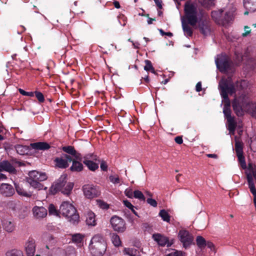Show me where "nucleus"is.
Here are the masks:
<instances>
[{"instance_id":"17","label":"nucleus","mask_w":256,"mask_h":256,"mask_svg":"<svg viewBox=\"0 0 256 256\" xmlns=\"http://www.w3.org/2000/svg\"><path fill=\"white\" fill-rule=\"evenodd\" d=\"M36 244L35 240L29 238L24 245V249L27 256H34L36 252Z\"/></svg>"},{"instance_id":"36","label":"nucleus","mask_w":256,"mask_h":256,"mask_svg":"<svg viewBox=\"0 0 256 256\" xmlns=\"http://www.w3.org/2000/svg\"><path fill=\"white\" fill-rule=\"evenodd\" d=\"M235 150L236 154L243 153V146L242 142H240L236 136H235Z\"/></svg>"},{"instance_id":"48","label":"nucleus","mask_w":256,"mask_h":256,"mask_svg":"<svg viewBox=\"0 0 256 256\" xmlns=\"http://www.w3.org/2000/svg\"><path fill=\"white\" fill-rule=\"evenodd\" d=\"M66 256V254L64 250L61 248H58L56 250L54 256Z\"/></svg>"},{"instance_id":"46","label":"nucleus","mask_w":256,"mask_h":256,"mask_svg":"<svg viewBox=\"0 0 256 256\" xmlns=\"http://www.w3.org/2000/svg\"><path fill=\"white\" fill-rule=\"evenodd\" d=\"M18 92H20V94H22L23 96H28L30 97H32L34 96V92H26L22 88H20L18 90Z\"/></svg>"},{"instance_id":"27","label":"nucleus","mask_w":256,"mask_h":256,"mask_svg":"<svg viewBox=\"0 0 256 256\" xmlns=\"http://www.w3.org/2000/svg\"><path fill=\"white\" fill-rule=\"evenodd\" d=\"M244 6L249 12L256 10V0L252 2L244 1Z\"/></svg>"},{"instance_id":"59","label":"nucleus","mask_w":256,"mask_h":256,"mask_svg":"<svg viewBox=\"0 0 256 256\" xmlns=\"http://www.w3.org/2000/svg\"><path fill=\"white\" fill-rule=\"evenodd\" d=\"M175 142L178 144H182L183 142V140L182 137L176 136L174 138Z\"/></svg>"},{"instance_id":"33","label":"nucleus","mask_w":256,"mask_h":256,"mask_svg":"<svg viewBox=\"0 0 256 256\" xmlns=\"http://www.w3.org/2000/svg\"><path fill=\"white\" fill-rule=\"evenodd\" d=\"M196 245L201 250L204 249L206 246V241L202 236H198L196 238Z\"/></svg>"},{"instance_id":"11","label":"nucleus","mask_w":256,"mask_h":256,"mask_svg":"<svg viewBox=\"0 0 256 256\" xmlns=\"http://www.w3.org/2000/svg\"><path fill=\"white\" fill-rule=\"evenodd\" d=\"M82 189L84 196L88 198L96 197L100 194L97 187L93 185L86 184L83 186Z\"/></svg>"},{"instance_id":"23","label":"nucleus","mask_w":256,"mask_h":256,"mask_svg":"<svg viewBox=\"0 0 256 256\" xmlns=\"http://www.w3.org/2000/svg\"><path fill=\"white\" fill-rule=\"evenodd\" d=\"M86 222L87 225L94 226L96 225V220L95 214L92 211H88L86 214Z\"/></svg>"},{"instance_id":"45","label":"nucleus","mask_w":256,"mask_h":256,"mask_svg":"<svg viewBox=\"0 0 256 256\" xmlns=\"http://www.w3.org/2000/svg\"><path fill=\"white\" fill-rule=\"evenodd\" d=\"M109 179L110 182L114 184H118L120 182L118 176H116L111 175L109 176Z\"/></svg>"},{"instance_id":"62","label":"nucleus","mask_w":256,"mask_h":256,"mask_svg":"<svg viewBox=\"0 0 256 256\" xmlns=\"http://www.w3.org/2000/svg\"><path fill=\"white\" fill-rule=\"evenodd\" d=\"M156 4L157 5V6L159 8H162V1L161 0H154Z\"/></svg>"},{"instance_id":"26","label":"nucleus","mask_w":256,"mask_h":256,"mask_svg":"<svg viewBox=\"0 0 256 256\" xmlns=\"http://www.w3.org/2000/svg\"><path fill=\"white\" fill-rule=\"evenodd\" d=\"M32 148L36 150H46L50 148L48 144L46 142H38L30 144Z\"/></svg>"},{"instance_id":"21","label":"nucleus","mask_w":256,"mask_h":256,"mask_svg":"<svg viewBox=\"0 0 256 256\" xmlns=\"http://www.w3.org/2000/svg\"><path fill=\"white\" fill-rule=\"evenodd\" d=\"M198 28L200 32L204 36H207L210 33V22L207 20L200 21Z\"/></svg>"},{"instance_id":"53","label":"nucleus","mask_w":256,"mask_h":256,"mask_svg":"<svg viewBox=\"0 0 256 256\" xmlns=\"http://www.w3.org/2000/svg\"><path fill=\"white\" fill-rule=\"evenodd\" d=\"M123 204L125 206L129 208L130 210L134 208V206L128 200H124Z\"/></svg>"},{"instance_id":"30","label":"nucleus","mask_w":256,"mask_h":256,"mask_svg":"<svg viewBox=\"0 0 256 256\" xmlns=\"http://www.w3.org/2000/svg\"><path fill=\"white\" fill-rule=\"evenodd\" d=\"M15 149L17 153L20 155L27 154L30 151L28 146L20 144L16 146Z\"/></svg>"},{"instance_id":"39","label":"nucleus","mask_w":256,"mask_h":256,"mask_svg":"<svg viewBox=\"0 0 256 256\" xmlns=\"http://www.w3.org/2000/svg\"><path fill=\"white\" fill-rule=\"evenodd\" d=\"M144 62L146 66L144 67V70L146 71H150L152 73L156 74V72L152 66L151 62L149 60H146Z\"/></svg>"},{"instance_id":"10","label":"nucleus","mask_w":256,"mask_h":256,"mask_svg":"<svg viewBox=\"0 0 256 256\" xmlns=\"http://www.w3.org/2000/svg\"><path fill=\"white\" fill-rule=\"evenodd\" d=\"M178 238L185 248L189 247L194 241V236L192 234L184 229L179 231Z\"/></svg>"},{"instance_id":"3","label":"nucleus","mask_w":256,"mask_h":256,"mask_svg":"<svg viewBox=\"0 0 256 256\" xmlns=\"http://www.w3.org/2000/svg\"><path fill=\"white\" fill-rule=\"evenodd\" d=\"M236 8L232 4L226 7L212 12V17L218 24L226 26L232 22L234 18Z\"/></svg>"},{"instance_id":"22","label":"nucleus","mask_w":256,"mask_h":256,"mask_svg":"<svg viewBox=\"0 0 256 256\" xmlns=\"http://www.w3.org/2000/svg\"><path fill=\"white\" fill-rule=\"evenodd\" d=\"M0 168L2 170H4L10 174H16V172L15 168L7 160H3L0 162Z\"/></svg>"},{"instance_id":"63","label":"nucleus","mask_w":256,"mask_h":256,"mask_svg":"<svg viewBox=\"0 0 256 256\" xmlns=\"http://www.w3.org/2000/svg\"><path fill=\"white\" fill-rule=\"evenodd\" d=\"M208 248H210V249H212V248L214 247L213 244L210 242H206V246Z\"/></svg>"},{"instance_id":"55","label":"nucleus","mask_w":256,"mask_h":256,"mask_svg":"<svg viewBox=\"0 0 256 256\" xmlns=\"http://www.w3.org/2000/svg\"><path fill=\"white\" fill-rule=\"evenodd\" d=\"M100 168L102 170L106 171L108 168L106 163L104 161L102 160L100 164Z\"/></svg>"},{"instance_id":"18","label":"nucleus","mask_w":256,"mask_h":256,"mask_svg":"<svg viewBox=\"0 0 256 256\" xmlns=\"http://www.w3.org/2000/svg\"><path fill=\"white\" fill-rule=\"evenodd\" d=\"M2 224L4 230L8 233H12L16 230V224L12 220L4 219L2 221Z\"/></svg>"},{"instance_id":"35","label":"nucleus","mask_w":256,"mask_h":256,"mask_svg":"<svg viewBox=\"0 0 256 256\" xmlns=\"http://www.w3.org/2000/svg\"><path fill=\"white\" fill-rule=\"evenodd\" d=\"M6 256H24L22 250L18 249H11L6 252Z\"/></svg>"},{"instance_id":"41","label":"nucleus","mask_w":256,"mask_h":256,"mask_svg":"<svg viewBox=\"0 0 256 256\" xmlns=\"http://www.w3.org/2000/svg\"><path fill=\"white\" fill-rule=\"evenodd\" d=\"M238 161L240 164L241 166L243 169H246V163L245 162V158L243 156V153L236 154Z\"/></svg>"},{"instance_id":"20","label":"nucleus","mask_w":256,"mask_h":256,"mask_svg":"<svg viewBox=\"0 0 256 256\" xmlns=\"http://www.w3.org/2000/svg\"><path fill=\"white\" fill-rule=\"evenodd\" d=\"M62 150L72 156L74 159L80 160L82 159L81 155L80 153L77 152L74 148L72 146H66L62 148Z\"/></svg>"},{"instance_id":"14","label":"nucleus","mask_w":256,"mask_h":256,"mask_svg":"<svg viewBox=\"0 0 256 256\" xmlns=\"http://www.w3.org/2000/svg\"><path fill=\"white\" fill-rule=\"evenodd\" d=\"M90 159L97 160L96 156H94L92 154H88L84 157L83 162L85 164L88 169L92 171H94L98 168V164H96Z\"/></svg>"},{"instance_id":"50","label":"nucleus","mask_w":256,"mask_h":256,"mask_svg":"<svg viewBox=\"0 0 256 256\" xmlns=\"http://www.w3.org/2000/svg\"><path fill=\"white\" fill-rule=\"evenodd\" d=\"M34 93L36 96L38 101L40 102H44V98L42 93L39 92H35Z\"/></svg>"},{"instance_id":"29","label":"nucleus","mask_w":256,"mask_h":256,"mask_svg":"<svg viewBox=\"0 0 256 256\" xmlns=\"http://www.w3.org/2000/svg\"><path fill=\"white\" fill-rule=\"evenodd\" d=\"M124 254L128 256H141L139 250L134 248H124L123 250Z\"/></svg>"},{"instance_id":"38","label":"nucleus","mask_w":256,"mask_h":256,"mask_svg":"<svg viewBox=\"0 0 256 256\" xmlns=\"http://www.w3.org/2000/svg\"><path fill=\"white\" fill-rule=\"evenodd\" d=\"M159 216L162 218L163 220L169 222L170 220V217L168 212L164 210H161L159 212Z\"/></svg>"},{"instance_id":"43","label":"nucleus","mask_w":256,"mask_h":256,"mask_svg":"<svg viewBox=\"0 0 256 256\" xmlns=\"http://www.w3.org/2000/svg\"><path fill=\"white\" fill-rule=\"evenodd\" d=\"M97 204L98 206L100 208L104 210H107L109 208V205L102 200H98Z\"/></svg>"},{"instance_id":"4","label":"nucleus","mask_w":256,"mask_h":256,"mask_svg":"<svg viewBox=\"0 0 256 256\" xmlns=\"http://www.w3.org/2000/svg\"><path fill=\"white\" fill-rule=\"evenodd\" d=\"M89 249L93 256H103L106 250V244L101 234H96L92 238Z\"/></svg>"},{"instance_id":"51","label":"nucleus","mask_w":256,"mask_h":256,"mask_svg":"<svg viewBox=\"0 0 256 256\" xmlns=\"http://www.w3.org/2000/svg\"><path fill=\"white\" fill-rule=\"evenodd\" d=\"M124 194L126 196L129 198H132L134 197V192L130 188H127L124 191Z\"/></svg>"},{"instance_id":"24","label":"nucleus","mask_w":256,"mask_h":256,"mask_svg":"<svg viewBox=\"0 0 256 256\" xmlns=\"http://www.w3.org/2000/svg\"><path fill=\"white\" fill-rule=\"evenodd\" d=\"M14 186L16 192L20 196L26 198H30L32 196V192L30 191L26 190L22 186L16 184H14Z\"/></svg>"},{"instance_id":"28","label":"nucleus","mask_w":256,"mask_h":256,"mask_svg":"<svg viewBox=\"0 0 256 256\" xmlns=\"http://www.w3.org/2000/svg\"><path fill=\"white\" fill-rule=\"evenodd\" d=\"M82 169L83 165L80 162L78 161L76 159L72 160V166L70 168L71 171L79 172L82 171Z\"/></svg>"},{"instance_id":"56","label":"nucleus","mask_w":256,"mask_h":256,"mask_svg":"<svg viewBox=\"0 0 256 256\" xmlns=\"http://www.w3.org/2000/svg\"><path fill=\"white\" fill-rule=\"evenodd\" d=\"M160 31V34H161L162 36H168L170 37H172V34L170 32H164L163 30H162V29H160L159 30Z\"/></svg>"},{"instance_id":"52","label":"nucleus","mask_w":256,"mask_h":256,"mask_svg":"<svg viewBox=\"0 0 256 256\" xmlns=\"http://www.w3.org/2000/svg\"><path fill=\"white\" fill-rule=\"evenodd\" d=\"M146 202L149 204L154 207H156L157 206V202L154 199L148 198L147 199Z\"/></svg>"},{"instance_id":"64","label":"nucleus","mask_w":256,"mask_h":256,"mask_svg":"<svg viewBox=\"0 0 256 256\" xmlns=\"http://www.w3.org/2000/svg\"><path fill=\"white\" fill-rule=\"evenodd\" d=\"M252 176L254 177V179L256 180V166H255L254 168H252Z\"/></svg>"},{"instance_id":"16","label":"nucleus","mask_w":256,"mask_h":256,"mask_svg":"<svg viewBox=\"0 0 256 256\" xmlns=\"http://www.w3.org/2000/svg\"><path fill=\"white\" fill-rule=\"evenodd\" d=\"M34 218L36 219H42L48 214L47 210L43 206H34L32 209Z\"/></svg>"},{"instance_id":"57","label":"nucleus","mask_w":256,"mask_h":256,"mask_svg":"<svg viewBox=\"0 0 256 256\" xmlns=\"http://www.w3.org/2000/svg\"><path fill=\"white\" fill-rule=\"evenodd\" d=\"M250 148L253 152H256V142L254 141L251 140Z\"/></svg>"},{"instance_id":"58","label":"nucleus","mask_w":256,"mask_h":256,"mask_svg":"<svg viewBox=\"0 0 256 256\" xmlns=\"http://www.w3.org/2000/svg\"><path fill=\"white\" fill-rule=\"evenodd\" d=\"M248 188L250 190V192L253 194V196H256V189L255 188V186H249Z\"/></svg>"},{"instance_id":"44","label":"nucleus","mask_w":256,"mask_h":256,"mask_svg":"<svg viewBox=\"0 0 256 256\" xmlns=\"http://www.w3.org/2000/svg\"><path fill=\"white\" fill-rule=\"evenodd\" d=\"M166 256H186L185 253L180 250H174L168 254Z\"/></svg>"},{"instance_id":"5","label":"nucleus","mask_w":256,"mask_h":256,"mask_svg":"<svg viewBox=\"0 0 256 256\" xmlns=\"http://www.w3.org/2000/svg\"><path fill=\"white\" fill-rule=\"evenodd\" d=\"M60 212L73 224H76L78 221L79 216L76 208L68 202H62L60 206Z\"/></svg>"},{"instance_id":"37","label":"nucleus","mask_w":256,"mask_h":256,"mask_svg":"<svg viewBox=\"0 0 256 256\" xmlns=\"http://www.w3.org/2000/svg\"><path fill=\"white\" fill-rule=\"evenodd\" d=\"M182 29L184 32V34L186 36H190L192 34V30L190 27L184 22H182Z\"/></svg>"},{"instance_id":"61","label":"nucleus","mask_w":256,"mask_h":256,"mask_svg":"<svg viewBox=\"0 0 256 256\" xmlns=\"http://www.w3.org/2000/svg\"><path fill=\"white\" fill-rule=\"evenodd\" d=\"M6 178V176L2 173V170L0 168V181L5 180Z\"/></svg>"},{"instance_id":"32","label":"nucleus","mask_w":256,"mask_h":256,"mask_svg":"<svg viewBox=\"0 0 256 256\" xmlns=\"http://www.w3.org/2000/svg\"><path fill=\"white\" fill-rule=\"evenodd\" d=\"M48 211L49 215L60 217V210H58L54 204H49L48 206Z\"/></svg>"},{"instance_id":"31","label":"nucleus","mask_w":256,"mask_h":256,"mask_svg":"<svg viewBox=\"0 0 256 256\" xmlns=\"http://www.w3.org/2000/svg\"><path fill=\"white\" fill-rule=\"evenodd\" d=\"M110 240L113 244L116 247H118L122 245V242L118 235L116 233L110 234Z\"/></svg>"},{"instance_id":"13","label":"nucleus","mask_w":256,"mask_h":256,"mask_svg":"<svg viewBox=\"0 0 256 256\" xmlns=\"http://www.w3.org/2000/svg\"><path fill=\"white\" fill-rule=\"evenodd\" d=\"M154 240L160 246H166L169 247L172 244V242H170L168 237L160 234L156 233L152 236Z\"/></svg>"},{"instance_id":"34","label":"nucleus","mask_w":256,"mask_h":256,"mask_svg":"<svg viewBox=\"0 0 256 256\" xmlns=\"http://www.w3.org/2000/svg\"><path fill=\"white\" fill-rule=\"evenodd\" d=\"M26 181L31 186L35 189L40 190L44 188V186L40 182V181L31 180H28Z\"/></svg>"},{"instance_id":"12","label":"nucleus","mask_w":256,"mask_h":256,"mask_svg":"<svg viewBox=\"0 0 256 256\" xmlns=\"http://www.w3.org/2000/svg\"><path fill=\"white\" fill-rule=\"evenodd\" d=\"M54 161L56 166L60 168H66L68 166V162L72 161V158L70 155L64 154L60 158H56Z\"/></svg>"},{"instance_id":"47","label":"nucleus","mask_w":256,"mask_h":256,"mask_svg":"<svg viewBox=\"0 0 256 256\" xmlns=\"http://www.w3.org/2000/svg\"><path fill=\"white\" fill-rule=\"evenodd\" d=\"M246 178H247L248 186H254V184L252 174H247Z\"/></svg>"},{"instance_id":"42","label":"nucleus","mask_w":256,"mask_h":256,"mask_svg":"<svg viewBox=\"0 0 256 256\" xmlns=\"http://www.w3.org/2000/svg\"><path fill=\"white\" fill-rule=\"evenodd\" d=\"M134 197L140 200H144L145 197L143 194L140 190H136L134 192Z\"/></svg>"},{"instance_id":"25","label":"nucleus","mask_w":256,"mask_h":256,"mask_svg":"<svg viewBox=\"0 0 256 256\" xmlns=\"http://www.w3.org/2000/svg\"><path fill=\"white\" fill-rule=\"evenodd\" d=\"M84 235L81 234H76L72 235V242L75 244L77 246L82 247L83 246L84 238Z\"/></svg>"},{"instance_id":"9","label":"nucleus","mask_w":256,"mask_h":256,"mask_svg":"<svg viewBox=\"0 0 256 256\" xmlns=\"http://www.w3.org/2000/svg\"><path fill=\"white\" fill-rule=\"evenodd\" d=\"M215 62L217 68L222 72H226L230 65L229 58L222 54L217 56L215 58Z\"/></svg>"},{"instance_id":"7","label":"nucleus","mask_w":256,"mask_h":256,"mask_svg":"<svg viewBox=\"0 0 256 256\" xmlns=\"http://www.w3.org/2000/svg\"><path fill=\"white\" fill-rule=\"evenodd\" d=\"M185 16L188 23L194 26L198 22V11L195 4L187 2L184 5Z\"/></svg>"},{"instance_id":"6","label":"nucleus","mask_w":256,"mask_h":256,"mask_svg":"<svg viewBox=\"0 0 256 256\" xmlns=\"http://www.w3.org/2000/svg\"><path fill=\"white\" fill-rule=\"evenodd\" d=\"M66 176H62L54 184H53L52 189H54L53 193L58 191H60L62 193L66 195H69L74 187L72 182H67Z\"/></svg>"},{"instance_id":"49","label":"nucleus","mask_w":256,"mask_h":256,"mask_svg":"<svg viewBox=\"0 0 256 256\" xmlns=\"http://www.w3.org/2000/svg\"><path fill=\"white\" fill-rule=\"evenodd\" d=\"M214 0H200L202 4L204 6H208L213 4Z\"/></svg>"},{"instance_id":"15","label":"nucleus","mask_w":256,"mask_h":256,"mask_svg":"<svg viewBox=\"0 0 256 256\" xmlns=\"http://www.w3.org/2000/svg\"><path fill=\"white\" fill-rule=\"evenodd\" d=\"M0 194L4 196L10 197L14 194V189L11 184L2 183L0 186Z\"/></svg>"},{"instance_id":"60","label":"nucleus","mask_w":256,"mask_h":256,"mask_svg":"<svg viewBox=\"0 0 256 256\" xmlns=\"http://www.w3.org/2000/svg\"><path fill=\"white\" fill-rule=\"evenodd\" d=\"M196 92H200L202 90V84L201 82H198L196 86Z\"/></svg>"},{"instance_id":"2","label":"nucleus","mask_w":256,"mask_h":256,"mask_svg":"<svg viewBox=\"0 0 256 256\" xmlns=\"http://www.w3.org/2000/svg\"><path fill=\"white\" fill-rule=\"evenodd\" d=\"M232 108L238 116L244 115V112H248L256 118V102H250L245 94L234 98Z\"/></svg>"},{"instance_id":"40","label":"nucleus","mask_w":256,"mask_h":256,"mask_svg":"<svg viewBox=\"0 0 256 256\" xmlns=\"http://www.w3.org/2000/svg\"><path fill=\"white\" fill-rule=\"evenodd\" d=\"M236 126V122H232L228 123V130H229V134L230 135H234Z\"/></svg>"},{"instance_id":"1","label":"nucleus","mask_w":256,"mask_h":256,"mask_svg":"<svg viewBox=\"0 0 256 256\" xmlns=\"http://www.w3.org/2000/svg\"><path fill=\"white\" fill-rule=\"evenodd\" d=\"M249 82L246 80L237 81L234 83L230 77L222 78L220 81L218 88L220 95L224 98L225 104L224 106L223 112L227 122H234V118L231 116L230 106L228 98V94H232L237 91L245 92L249 88Z\"/></svg>"},{"instance_id":"8","label":"nucleus","mask_w":256,"mask_h":256,"mask_svg":"<svg viewBox=\"0 0 256 256\" xmlns=\"http://www.w3.org/2000/svg\"><path fill=\"white\" fill-rule=\"evenodd\" d=\"M110 224L113 230L117 232L123 233L126 230L125 220L117 216H114L110 218Z\"/></svg>"},{"instance_id":"19","label":"nucleus","mask_w":256,"mask_h":256,"mask_svg":"<svg viewBox=\"0 0 256 256\" xmlns=\"http://www.w3.org/2000/svg\"><path fill=\"white\" fill-rule=\"evenodd\" d=\"M47 178V176L44 172H40L36 170H32L29 172L28 180L44 181Z\"/></svg>"},{"instance_id":"54","label":"nucleus","mask_w":256,"mask_h":256,"mask_svg":"<svg viewBox=\"0 0 256 256\" xmlns=\"http://www.w3.org/2000/svg\"><path fill=\"white\" fill-rule=\"evenodd\" d=\"M244 29V32L242 34V36H246L250 34L251 30L250 28L248 26H245Z\"/></svg>"}]
</instances>
